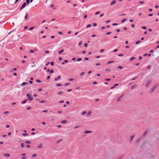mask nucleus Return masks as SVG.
<instances>
[{
    "label": "nucleus",
    "mask_w": 159,
    "mask_h": 159,
    "mask_svg": "<svg viewBox=\"0 0 159 159\" xmlns=\"http://www.w3.org/2000/svg\"><path fill=\"white\" fill-rule=\"evenodd\" d=\"M35 28L34 26L32 27L29 28L30 30H32Z\"/></svg>",
    "instance_id": "393cba45"
},
{
    "label": "nucleus",
    "mask_w": 159,
    "mask_h": 159,
    "mask_svg": "<svg viewBox=\"0 0 159 159\" xmlns=\"http://www.w3.org/2000/svg\"><path fill=\"white\" fill-rule=\"evenodd\" d=\"M26 5V3L25 2V3H24L22 5L21 7H20V11L21 10H22V9H23L25 7Z\"/></svg>",
    "instance_id": "f03ea898"
},
{
    "label": "nucleus",
    "mask_w": 159,
    "mask_h": 159,
    "mask_svg": "<svg viewBox=\"0 0 159 159\" xmlns=\"http://www.w3.org/2000/svg\"><path fill=\"white\" fill-rule=\"evenodd\" d=\"M43 112L46 113V112H48V110H43Z\"/></svg>",
    "instance_id": "3c124183"
},
{
    "label": "nucleus",
    "mask_w": 159,
    "mask_h": 159,
    "mask_svg": "<svg viewBox=\"0 0 159 159\" xmlns=\"http://www.w3.org/2000/svg\"><path fill=\"white\" fill-rule=\"evenodd\" d=\"M84 46L85 47H87L88 46V44L87 43H85L84 44Z\"/></svg>",
    "instance_id": "72a5a7b5"
},
{
    "label": "nucleus",
    "mask_w": 159,
    "mask_h": 159,
    "mask_svg": "<svg viewBox=\"0 0 159 159\" xmlns=\"http://www.w3.org/2000/svg\"><path fill=\"white\" fill-rule=\"evenodd\" d=\"M118 67L119 69H122L123 68V67L122 66H119Z\"/></svg>",
    "instance_id": "58836bf2"
},
{
    "label": "nucleus",
    "mask_w": 159,
    "mask_h": 159,
    "mask_svg": "<svg viewBox=\"0 0 159 159\" xmlns=\"http://www.w3.org/2000/svg\"><path fill=\"white\" fill-rule=\"evenodd\" d=\"M140 40H138V41H137L136 42V44H138L140 43Z\"/></svg>",
    "instance_id": "7c9ffc66"
},
{
    "label": "nucleus",
    "mask_w": 159,
    "mask_h": 159,
    "mask_svg": "<svg viewBox=\"0 0 159 159\" xmlns=\"http://www.w3.org/2000/svg\"><path fill=\"white\" fill-rule=\"evenodd\" d=\"M69 84H70L69 83H66V84H65V85L67 86V85H69Z\"/></svg>",
    "instance_id": "052dcab7"
},
{
    "label": "nucleus",
    "mask_w": 159,
    "mask_h": 159,
    "mask_svg": "<svg viewBox=\"0 0 159 159\" xmlns=\"http://www.w3.org/2000/svg\"><path fill=\"white\" fill-rule=\"evenodd\" d=\"M89 58H88V57H85V58H84V60H89Z\"/></svg>",
    "instance_id": "0e129e2a"
},
{
    "label": "nucleus",
    "mask_w": 159,
    "mask_h": 159,
    "mask_svg": "<svg viewBox=\"0 0 159 159\" xmlns=\"http://www.w3.org/2000/svg\"><path fill=\"white\" fill-rule=\"evenodd\" d=\"M154 89V88H152V89H151V90H150V92L151 93H153V91H154V89Z\"/></svg>",
    "instance_id": "ddd939ff"
},
{
    "label": "nucleus",
    "mask_w": 159,
    "mask_h": 159,
    "mask_svg": "<svg viewBox=\"0 0 159 159\" xmlns=\"http://www.w3.org/2000/svg\"><path fill=\"white\" fill-rule=\"evenodd\" d=\"M64 51V50H60L59 52V54H61Z\"/></svg>",
    "instance_id": "6ab92c4d"
},
{
    "label": "nucleus",
    "mask_w": 159,
    "mask_h": 159,
    "mask_svg": "<svg viewBox=\"0 0 159 159\" xmlns=\"http://www.w3.org/2000/svg\"><path fill=\"white\" fill-rule=\"evenodd\" d=\"M54 64V62L53 61H52L51 62V64L52 66H53Z\"/></svg>",
    "instance_id": "de8ad7c7"
},
{
    "label": "nucleus",
    "mask_w": 159,
    "mask_h": 159,
    "mask_svg": "<svg viewBox=\"0 0 159 159\" xmlns=\"http://www.w3.org/2000/svg\"><path fill=\"white\" fill-rule=\"evenodd\" d=\"M111 32H108L107 33H106V34L107 35H109V34H111Z\"/></svg>",
    "instance_id": "09e8293b"
},
{
    "label": "nucleus",
    "mask_w": 159,
    "mask_h": 159,
    "mask_svg": "<svg viewBox=\"0 0 159 159\" xmlns=\"http://www.w3.org/2000/svg\"><path fill=\"white\" fill-rule=\"evenodd\" d=\"M37 154H33L32 156H31V157L33 158H34L35 157H36L37 156Z\"/></svg>",
    "instance_id": "1a4fd4ad"
},
{
    "label": "nucleus",
    "mask_w": 159,
    "mask_h": 159,
    "mask_svg": "<svg viewBox=\"0 0 159 159\" xmlns=\"http://www.w3.org/2000/svg\"><path fill=\"white\" fill-rule=\"evenodd\" d=\"M116 2V1L115 0L113 1L110 3L111 5H112L115 4Z\"/></svg>",
    "instance_id": "39448f33"
},
{
    "label": "nucleus",
    "mask_w": 159,
    "mask_h": 159,
    "mask_svg": "<svg viewBox=\"0 0 159 159\" xmlns=\"http://www.w3.org/2000/svg\"><path fill=\"white\" fill-rule=\"evenodd\" d=\"M118 85V84H115L113 86L111 87V89H113L116 86H117Z\"/></svg>",
    "instance_id": "6e6552de"
},
{
    "label": "nucleus",
    "mask_w": 159,
    "mask_h": 159,
    "mask_svg": "<svg viewBox=\"0 0 159 159\" xmlns=\"http://www.w3.org/2000/svg\"><path fill=\"white\" fill-rule=\"evenodd\" d=\"M151 81L150 80H149L148 81L146 85V87H148L149 85H150V84L151 83Z\"/></svg>",
    "instance_id": "7ed1b4c3"
},
{
    "label": "nucleus",
    "mask_w": 159,
    "mask_h": 159,
    "mask_svg": "<svg viewBox=\"0 0 159 159\" xmlns=\"http://www.w3.org/2000/svg\"><path fill=\"white\" fill-rule=\"evenodd\" d=\"M91 24H89V25H87L86 27L87 28H89V27H91Z\"/></svg>",
    "instance_id": "2f4dec72"
},
{
    "label": "nucleus",
    "mask_w": 159,
    "mask_h": 159,
    "mask_svg": "<svg viewBox=\"0 0 159 159\" xmlns=\"http://www.w3.org/2000/svg\"><path fill=\"white\" fill-rule=\"evenodd\" d=\"M100 13V12L98 11L96 12L95 14L96 15H98Z\"/></svg>",
    "instance_id": "79ce46f5"
},
{
    "label": "nucleus",
    "mask_w": 159,
    "mask_h": 159,
    "mask_svg": "<svg viewBox=\"0 0 159 159\" xmlns=\"http://www.w3.org/2000/svg\"><path fill=\"white\" fill-rule=\"evenodd\" d=\"M126 20V19H124L121 21L122 23H123Z\"/></svg>",
    "instance_id": "37998d69"
},
{
    "label": "nucleus",
    "mask_w": 159,
    "mask_h": 159,
    "mask_svg": "<svg viewBox=\"0 0 159 159\" xmlns=\"http://www.w3.org/2000/svg\"><path fill=\"white\" fill-rule=\"evenodd\" d=\"M118 50L117 49H115L113 51V52H117V51Z\"/></svg>",
    "instance_id": "49530a36"
},
{
    "label": "nucleus",
    "mask_w": 159,
    "mask_h": 159,
    "mask_svg": "<svg viewBox=\"0 0 159 159\" xmlns=\"http://www.w3.org/2000/svg\"><path fill=\"white\" fill-rule=\"evenodd\" d=\"M142 28L143 30H146L147 28L146 26H144L142 27Z\"/></svg>",
    "instance_id": "a19ab883"
},
{
    "label": "nucleus",
    "mask_w": 159,
    "mask_h": 159,
    "mask_svg": "<svg viewBox=\"0 0 159 159\" xmlns=\"http://www.w3.org/2000/svg\"><path fill=\"white\" fill-rule=\"evenodd\" d=\"M97 83V82L96 81H94V82H93V84H96Z\"/></svg>",
    "instance_id": "774afa93"
},
{
    "label": "nucleus",
    "mask_w": 159,
    "mask_h": 159,
    "mask_svg": "<svg viewBox=\"0 0 159 159\" xmlns=\"http://www.w3.org/2000/svg\"><path fill=\"white\" fill-rule=\"evenodd\" d=\"M31 107H27V109L28 110H29L31 109Z\"/></svg>",
    "instance_id": "6e6d98bb"
},
{
    "label": "nucleus",
    "mask_w": 159,
    "mask_h": 159,
    "mask_svg": "<svg viewBox=\"0 0 159 159\" xmlns=\"http://www.w3.org/2000/svg\"><path fill=\"white\" fill-rule=\"evenodd\" d=\"M100 65V63H97L95 64L96 66H99Z\"/></svg>",
    "instance_id": "4d7b16f0"
},
{
    "label": "nucleus",
    "mask_w": 159,
    "mask_h": 159,
    "mask_svg": "<svg viewBox=\"0 0 159 159\" xmlns=\"http://www.w3.org/2000/svg\"><path fill=\"white\" fill-rule=\"evenodd\" d=\"M154 89V88H152V89H151V90H150V92L151 93H153V91H154V89Z\"/></svg>",
    "instance_id": "f8f14e48"
},
{
    "label": "nucleus",
    "mask_w": 159,
    "mask_h": 159,
    "mask_svg": "<svg viewBox=\"0 0 159 159\" xmlns=\"http://www.w3.org/2000/svg\"><path fill=\"white\" fill-rule=\"evenodd\" d=\"M105 80L107 81H109L110 80V79H107Z\"/></svg>",
    "instance_id": "e2e57ef3"
},
{
    "label": "nucleus",
    "mask_w": 159,
    "mask_h": 159,
    "mask_svg": "<svg viewBox=\"0 0 159 159\" xmlns=\"http://www.w3.org/2000/svg\"><path fill=\"white\" fill-rule=\"evenodd\" d=\"M91 132H92L91 131L86 130L85 131L84 133L85 134H88V133H90Z\"/></svg>",
    "instance_id": "4468645a"
},
{
    "label": "nucleus",
    "mask_w": 159,
    "mask_h": 159,
    "mask_svg": "<svg viewBox=\"0 0 159 159\" xmlns=\"http://www.w3.org/2000/svg\"><path fill=\"white\" fill-rule=\"evenodd\" d=\"M144 3V2L143 1H140L139 2V3L140 4L143 3Z\"/></svg>",
    "instance_id": "13d9d810"
},
{
    "label": "nucleus",
    "mask_w": 159,
    "mask_h": 159,
    "mask_svg": "<svg viewBox=\"0 0 159 159\" xmlns=\"http://www.w3.org/2000/svg\"><path fill=\"white\" fill-rule=\"evenodd\" d=\"M4 156L7 157H9L10 156V154H4Z\"/></svg>",
    "instance_id": "b1692460"
},
{
    "label": "nucleus",
    "mask_w": 159,
    "mask_h": 159,
    "mask_svg": "<svg viewBox=\"0 0 159 159\" xmlns=\"http://www.w3.org/2000/svg\"><path fill=\"white\" fill-rule=\"evenodd\" d=\"M36 81L38 83H41V81L40 80H39L37 79L36 80Z\"/></svg>",
    "instance_id": "cd10ccee"
},
{
    "label": "nucleus",
    "mask_w": 159,
    "mask_h": 159,
    "mask_svg": "<svg viewBox=\"0 0 159 159\" xmlns=\"http://www.w3.org/2000/svg\"><path fill=\"white\" fill-rule=\"evenodd\" d=\"M123 95H122L120 97L117 99V101L118 102H119L120 101V99L121 98L123 97Z\"/></svg>",
    "instance_id": "423d86ee"
},
{
    "label": "nucleus",
    "mask_w": 159,
    "mask_h": 159,
    "mask_svg": "<svg viewBox=\"0 0 159 159\" xmlns=\"http://www.w3.org/2000/svg\"><path fill=\"white\" fill-rule=\"evenodd\" d=\"M82 59L81 58H79L78 59H77V61H80Z\"/></svg>",
    "instance_id": "c756f323"
},
{
    "label": "nucleus",
    "mask_w": 159,
    "mask_h": 159,
    "mask_svg": "<svg viewBox=\"0 0 159 159\" xmlns=\"http://www.w3.org/2000/svg\"><path fill=\"white\" fill-rule=\"evenodd\" d=\"M30 53H34V51L33 50H30Z\"/></svg>",
    "instance_id": "f704fd0d"
},
{
    "label": "nucleus",
    "mask_w": 159,
    "mask_h": 159,
    "mask_svg": "<svg viewBox=\"0 0 159 159\" xmlns=\"http://www.w3.org/2000/svg\"><path fill=\"white\" fill-rule=\"evenodd\" d=\"M26 158V157H21V159H25Z\"/></svg>",
    "instance_id": "bf43d9fd"
},
{
    "label": "nucleus",
    "mask_w": 159,
    "mask_h": 159,
    "mask_svg": "<svg viewBox=\"0 0 159 159\" xmlns=\"http://www.w3.org/2000/svg\"><path fill=\"white\" fill-rule=\"evenodd\" d=\"M63 93V92L62 91H60V92H59L58 93V95H60L61 94H62Z\"/></svg>",
    "instance_id": "c85d7f7f"
},
{
    "label": "nucleus",
    "mask_w": 159,
    "mask_h": 159,
    "mask_svg": "<svg viewBox=\"0 0 159 159\" xmlns=\"http://www.w3.org/2000/svg\"><path fill=\"white\" fill-rule=\"evenodd\" d=\"M30 0H26V3L27 4H29V3H30Z\"/></svg>",
    "instance_id": "e433bc0d"
},
{
    "label": "nucleus",
    "mask_w": 159,
    "mask_h": 159,
    "mask_svg": "<svg viewBox=\"0 0 159 159\" xmlns=\"http://www.w3.org/2000/svg\"><path fill=\"white\" fill-rule=\"evenodd\" d=\"M26 155V153H22L21 154V156H25Z\"/></svg>",
    "instance_id": "603ef678"
},
{
    "label": "nucleus",
    "mask_w": 159,
    "mask_h": 159,
    "mask_svg": "<svg viewBox=\"0 0 159 159\" xmlns=\"http://www.w3.org/2000/svg\"><path fill=\"white\" fill-rule=\"evenodd\" d=\"M114 62V61H109L107 62V64H109L110 63H113Z\"/></svg>",
    "instance_id": "412c9836"
},
{
    "label": "nucleus",
    "mask_w": 159,
    "mask_h": 159,
    "mask_svg": "<svg viewBox=\"0 0 159 159\" xmlns=\"http://www.w3.org/2000/svg\"><path fill=\"white\" fill-rule=\"evenodd\" d=\"M61 85H62L61 84H60V83H59V84H56V86H61Z\"/></svg>",
    "instance_id": "4be33fe9"
},
{
    "label": "nucleus",
    "mask_w": 159,
    "mask_h": 159,
    "mask_svg": "<svg viewBox=\"0 0 159 159\" xmlns=\"http://www.w3.org/2000/svg\"><path fill=\"white\" fill-rule=\"evenodd\" d=\"M86 111H84L82 113H81V114L82 115H84V114H86Z\"/></svg>",
    "instance_id": "5701e85b"
},
{
    "label": "nucleus",
    "mask_w": 159,
    "mask_h": 159,
    "mask_svg": "<svg viewBox=\"0 0 159 159\" xmlns=\"http://www.w3.org/2000/svg\"><path fill=\"white\" fill-rule=\"evenodd\" d=\"M53 72H54V71H53V70L52 69L50 71V73H52Z\"/></svg>",
    "instance_id": "864d4df0"
},
{
    "label": "nucleus",
    "mask_w": 159,
    "mask_h": 159,
    "mask_svg": "<svg viewBox=\"0 0 159 159\" xmlns=\"http://www.w3.org/2000/svg\"><path fill=\"white\" fill-rule=\"evenodd\" d=\"M84 73H85L84 72H83L81 73H80V76H82V75H84Z\"/></svg>",
    "instance_id": "473e14b6"
},
{
    "label": "nucleus",
    "mask_w": 159,
    "mask_h": 159,
    "mask_svg": "<svg viewBox=\"0 0 159 159\" xmlns=\"http://www.w3.org/2000/svg\"><path fill=\"white\" fill-rule=\"evenodd\" d=\"M28 28V26H25L24 27V29H27V28Z\"/></svg>",
    "instance_id": "69168bd1"
},
{
    "label": "nucleus",
    "mask_w": 159,
    "mask_h": 159,
    "mask_svg": "<svg viewBox=\"0 0 159 159\" xmlns=\"http://www.w3.org/2000/svg\"><path fill=\"white\" fill-rule=\"evenodd\" d=\"M28 83H25V82H23V83H22V84H21V86H23L24 85H25V84H27Z\"/></svg>",
    "instance_id": "a211bd4d"
},
{
    "label": "nucleus",
    "mask_w": 159,
    "mask_h": 159,
    "mask_svg": "<svg viewBox=\"0 0 159 159\" xmlns=\"http://www.w3.org/2000/svg\"><path fill=\"white\" fill-rule=\"evenodd\" d=\"M28 135V133H24L23 134V135L24 136H26Z\"/></svg>",
    "instance_id": "4c0bfd02"
},
{
    "label": "nucleus",
    "mask_w": 159,
    "mask_h": 159,
    "mask_svg": "<svg viewBox=\"0 0 159 159\" xmlns=\"http://www.w3.org/2000/svg\"><path fill=\"white\" fill-rule=\"evenodd\" d=\"M80 127V126H79V125L76 126L74 127V129H76L77 128H79Z\"/></svg>",
    "instance_id": "a18cd8bd"
},
{
    "label": "nucleus",
    "mask_w": 159,
    "mask_h": 159,
    "mask_svg": "<svg viewBox=\"0 0 159 159\" xmlns=\"http://www.w3.org/2000/svg\"><path fill=\"white\" fill-rule=\"evenodd\" d=\"M45 102V101H44V100H42V101H41L40 102V103H44Z\"/></svg>",
    "instance_id": "8fccbe9b"
},
{
    "label": "nucleus",
    "mask_w": 159,
    "mask_h": 159,
    "mask_svg": "<svg viewBox=\"0 0 159 159\" xmlns=\"http://www.w3.org/2000/svg\"><path fill=\"white\" fill-rule=\"evenodd\" d=\"M39 145L37 147V148H43V146H42V143H40L39 144Z\"/></svg>",
    "instance_id": "20e7f679"
},
{
    "label": "nucleus",
    "mask_w": 159,
    "mask_h": 159,
    "mask_svg": "<svg viewBox=\"0 0 159 159\" xmlns=\"http://www.w3.org/2000/svg\"><path fill=\"white\" fill-rule=\"evenodd\" d=\"M135 59V57H131V58H130V61H132V60H134Z\"/></svg>",
    "instance_id": "dca6fc26"
},
{
    "label": "nucleus",
    "mask_w": 159,
    "mask_h": 159,
    "mask_svg": "<svg viewBox=\"0 0 159 159\" xmlns=\"http://www.w3.org/2000/svg\"><path fill=\"white\" fill-rule=\"evenodd\" d=\"M151 67V66H147V69L148 70Z\"/></svg>",
    "instance_id": "c9c22d12"
},
{
    "label": "nucleus",
    "mask_w": 159,
    "mask_h": 159,
    "mask_svg": "<svg viewBox=\"0 0 159 159\" xmlns=\"http://www.w3.org/2000/svg\"><path fill=\"white\" fill-rule=\"evenodd\" d=\"M27 99H25V100L24 101H23L21 103L22 104H24V103H25L27 101Z\"/></svg>",
    "instance_id": "2eb2a0df"
},
{
    "label": "nucleus",
    "mask_w": 159,
    "mask_h": 159,
    "mask_svg": "<svg viewBox=\"0 0 159 159\" xmlns=\"http://www.w3.org/2000/svg\"><path fill=\"white\" fill-rule=\"evenodd\" d=\"M123 54H119L118 55V56H120H120H123Z\"/></svg>",
    "instance_id": "5fc2aeb1"
},
{
    "label": "nucleus",
    "mask_w": 159,
    "mask_h": 159,
    "mask_svg": "<svg viewBox=\"0 0 159 159\" xmlns=\"http://www.w3.org/2000/svg\"><path fill=\"white\" fill-rule=\"evenodd\" d=\"M9 113V112L8 111H6L4 112V114H8Z\"/></svg>",
    "instance_id": "ea45409f"
},
{
    "label": "nucleus",
    "mask_w": 159,
    "mask_h": 159,
    "mask_svg": "<svg viewBox=\"0 0 159 159\" xmlns=\"http://www.w3.org/2000/svg\"><path fill=\"white\" fill-rule=\"evenodd\" d=\"M87 17V15H86L84 16V18L85 19V18H86Z\"/></svg>",
    "instance_id": "680f3d73"
},
{
    "label": "nucleus",
    "mask_w": 159,
    "mask_h": 159,
    "mask_svg": "<svg viewBox=\"0 0 159 159\" xmlns=\"http://www.w3.org/2000/svg\"><path fill=\"white\" fill-rule=\"evenodd\" d=\"M54 5L53 4H51L50 6L51 7H54Z\"/></svg>",
    "instance_id": "338daca9"
},
{
    "label": "nucleus",
    "mask_w": 159,
    "mask_h": 159,
    "mask_svg": "<svg viewBox=\"0 0 159 159\" xmlns=\"http://www.w3.org/2000/svg\"><path fill=\"white\" fill-rule=\"evenodd\" d=\"M136 86V85H133L131 87V89H133Z\"/></svg>",
    "instance_id": "aec40b11"
},
{
    "label": "nucleus",
    "mask_w": 159,
    "mask_h": 159,
    "mask_svg": "<svg viewBox=\"0 0 159 159\" xmlns=\"http://www.w3.org/2000/svg\"><path fill=\"white\" fill-rule=\"evenodd\" d=\"M134 136H132L130 138V140H129L130 142H131L132 141L134 138Z\"/></svg>",
    "instance_id": "9d476101"
},
{
    "label": "nucleus",
    "mask_w": 159,
    "mask_h": 159,
    "mask_svg": "<svg viewBox=\"0 0 159 159\" xmlns=\"http://www.w3.org/2000/svg\"><path fill=\"white\" fill-rule=\"evenodd\" d=\"M61 78L60 76H58L57 78H56L55 79V80L56 81L58 80V79H59Z\"/></svg>",
    "instance_id": "0eeeda50"
},
{
    "label": "nucleus",
    "mask_w": 159,
    "mask_h": 159,
    "mask_svg": "<svg viewBox=\"0 0 159 159\" xmlns=\"http://www.w3.org/2000/svg\"><path fill=\"white\" fill-rule=\"evenodd\" d=\"M26 96L28 98L27 100H28L29 101H31L33 100V98L31 96L29 93H27L26 94Z\"/></svg>",
    "instance_id": "f257e3e1"
},
{
    "label": "nucleus",
    "mask_w": 159,
    "mask_h": 159,
    "mask_svg": "<svg viewBox=\"0 0 159 159\" xmlns=\"http://www.w3.org/2000/svg\"><path fill=\"white\" fill-rule=\"evenodd\" d=\"M28 14L27 13H26L25 16V19H27L28 18Z\"/></svg>",
    "instance_id": "a878e982"
},
{
    "label": "nucleus",
    "mask_w": 159,
    "mask_h": 159,
    "mask_svg": "<svg viewBox=\"0 0 159 159\" xmlns=\"http://www.w3.org/2000/svg\"><path fill=\"white\" fill-rule=\"evenodd\" d=\"M21 147L22 148H23L24 147V144L23 143H22L21 144Z\"/></svg>",
    "instance_id": "c03bdc74"
},
{
    "label": "nucleus",
    "mask_w": 159,
    "mask_h": 159,
    "mask_svg": "<svg viewBox=\"0 0 159 159\" xmlns=\"http://www.w3.org/2000/svg\"><path fill=\"white\" fill-rule=\"evenodd\" d=\"M25 142L27 144H30L31 143V142L29 141H27Z\"/></svg>",
    "instance_id": "bb28decb"
},
{
    "label": "nucleus",
    "mask_w": 159,
    "mask_h": 159,
    "mask_svg": "<svg viewBox=\"0 0 159 159\" xmlns=\"http://www.w3.org/2000/svg\"><path fill=\"white\" fill-rule=\"evenodd\" d=\"M67 122V121L66 120H62V121H61V123H63V124H65V123H66Z\"/></svg>",
    "instance_id": "f3484780"
},
{
    "label": "nucleus",
    "mask_w": 159,
    "mask_h": 159,
    "mask_svg": "<svg viewBox=\"0 0 159 159\" xmlns=\"http://www.w3.org/2000/svg\"><path fill=\"white\" fill-rule=\"evenodd\" d=\"M92 113L91 111H89L88 112L87 115L88 116H90Z\"/></svg>",
    "instance_id": "9b49d317"
}]
</instances>
